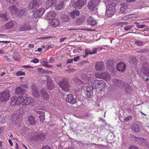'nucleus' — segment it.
Wrapping results in <instances>:
<instances>
[{
    "mask_svg": "<svg viewBox=\"0 0 149 149\" xmlns=\"http://www.w3.org/2000/svg\"><path fill=\"white\" fill-rule=\"evenodd\" d=\"M56 0H48L46 1L45 6L46 9H48L50 7H53L56 4Z\"/></svg>",
    "mask_w": 149,
    "mask_h": 149,
    "instance_id": "nucleus-14",
    "label": "nucleus"
},
{
    "mask_svg": "<svg viewBox=\"0 0 149 149\" xmlns=\"http://www.w3.org/2000/svg\"><path fill=\"white\" fill-rule=\"evenodd\" d=\"M131 62L133 64L136 65L137 63V60L135 57H132L131 58Z\"/></svg>",
    "mask_w": 149,
    "mask_h": 149,
    "instance_id": "nucleus-46",
    "label": "nucleus"
},
{
    "mask_svg": "<svg viewBox=\"0 0 149 149\" xmlns=\"http://www.w3.org/2000/svg\"><path fill=\"white\" fill-rule=\"evenodd\" d=\"M36 102L33 98L31 97H28L25 99V100L23 103L26 105H33Z\"/></svg>",
    "mask_w": 149,
    "mask_h": 149,
    "instance_id": "nucleus-16",
    "label": "nucleus"
},
{
    "mask_svg": "<svg viewBox=\"0 0 149 149\" xmlns=\"http://www.w3.org/2000/svg\"><path fill=\"white\" fill-rule=\"evenodd\" d=\"M65 100L67 102L72 104L76 103L77 102L76 98H74L73 95L72 94L66 95Z\"/></svg>",
    "mask_w": 149,
    "mask_h": 149,
    "instance_id": "nucleus-8",
    "label": "nucleus"
},
{
    "mask_svg": "<svg viewBox=\"0 0 149 149\" xmlns=\"http://www.w3.org/2000/svg\"><path fill=\"white\" fill-rule=\"evenodd\" d=\"M85 52L86 54H91V51L88 49H86Z\"/></svg>",
    "mask_w": 149,
    "mask_h": 149,
    "instance_id": "nucleus-55",
    "label": "nucleus"
},
{
    "mask_svg": "<svg viewBox=\"0 0 149 149\" xmlns=\"http://www.w3.org/2000/svg\"><path fill=\"white\" fill-rule=\"evenodd\" d=\"M132 117L131 115H129L127 116L124 119V121L127 122L132 120Z\"/></svg>",
    "mask_w": 149,
    "mask_h": 149,
    "instance_id": "nucleus-49",
    "label": "nucleus"
},
{
    "mask_svg": "<svg viewBox=\"0 0 149 149\" xmlns=\"http://www.w3.org/2000/svg\"><path fill=\"white\" fill-rule=\"evenodd\" d=\"M73 59H68L67 60V63H70L73 62Z\"/></svg>",
    "mask_w": 149,
    "mask_h": 149,
    "instance_id": "nucleus-59",
    "label": "nucleus"
},
{
    "mask_svg": "<svg viewBox=\"0 0 149 149\" xmlns=\"http://www.w3.org/2000/svg\"><path fill=\"white\" fill-rule=\"evenodd\" d=\"M130 149H139L137 148L134 146H132L130 148Z\"/></svg>",
    "mask_w": 149,
    "mask_h": 149,
    "instance_id": "nucleus-64",
    "label": "nucleus"
},
{
    "mask_svg": "<svg viewBox=\"0 0 149 149\" xmlns=\"http://www.w3.org/2000/svg\"><path fill=\"white\" fill-rule=\"evenodd\" d=\"M113 63L114 61L113 60H109L106 63L107 68L111 72H113L114 70Z\"/></svg>",
    "mask_w": 149,
    "mask_h": 149,
    "instance_id": "nucleus-12",
    "label": "nucleus"
},
{
    "mask_svg": "<svg viewBox=\"0 0 149 149\" xmlns=\"http://www.w3.org/2000/svg\"><path fill=\"white\" fill-rule=\"evenodd\" d=\"M136 26L138 28H141L144 27L145 25L143 24H139L138 25H136Z\"/></svg>",
    "mask_w": 149,
    "mask_h": 149,
    "instance_id": "nucleus-56",
    "label": "nucleus"
},
{
    "mask_svg": "<svg viewBox=\"0 0 149 149\" xmlns=\"http://www.w3.org/2000/svg\"><path fill=\"white\" fill-rule=\"evenodd\" d=\"M50 21H51V25L53 26L54 27H56L59 25V20L57 19H53Z\"/></svg>",
    "mask_w": 149,
    "mask_h": 149,
    "instance_id": "nucleus-31",
    "label": "nucleus"
},
{
    "mask_svg": "<svg viewBox=\"0 0 149 149\" xmlns=\"http://www.w3.org/2000/svg\"><path fill=\"white\" fill-rule=\"evenodd\" d=\"M33 138L36 141H43L46 139V134L45 133L36 134Z\"/></svg>",
    "mask_w": 149,
    "mask_h": 149,
    "instance_id": "nucleus-9",
    "label": "nucleus"
},
{
    "mask_svg": "<svg viewBox=\"0 0 149 149\" xmlns=\"http://www.w3.org/2000/svg\"><path fill=\"white\" fill-rule=\"evenodd\" d=\"M121 7L120 8V11L122 12H124L126 8L128 7V6L127 4H121Z\"/></svg>",
    "mask_w": 149,
    "mask_h": 149,
    "instance_id": "nucleus-41",
    "label": "nucleus"
},
{
    "mask_svg": "<svg viewBox=\"0 0 149 149\" xmlns=\"http://www.w3.org/2000/svg\"><path fill=\"white\" fill-rule=\"evenodd\" d=\"M37 113L40 114L39 117L40 118V121L41 122H43L45 120V116L44 115V112L43 111H36Z\"/></svg>",
    "mask_w": 149,
    "mask_h": 149,
    "instance_id": "nucleus-34",
    "label": "nucleus"
},
{
    "mask_svg": "<svg viewBox=\"0 0 149 149\" xmlns=\"http://www.w3.org/2000/svg\"><path fill=\"white\" fill-rule=\"evenodd\" d=\"M28 87V85L26 84H21L20 86L16 88L15 93L19 95L23 93L26 91V89Z\"/></svg>",
    "mask_w": 149,
    "mask_h": 149,
    "instance_id": "nucleus-5",
    "label": "nucleus"
},
{
    "mask_svg": "<svg viewBox=\"0 0 149 149\" xmlns=\"http://www.w3.org/2000/svg\"><path fill=\"white\" fill-rule=\"evenodd\" d=\"M22 68H33V67L32 66H29V65H24L22 67Z\"/></svg>",
    "mask_w": 149,
    "mask_h": 149,
    "instance_id": "nucleus-62",
    "label": "nucleus"
},
{
    "mask_svg": "<svg viewBox=\"0 0 149 149\" xmlns=\"http://www.w3.org/2000/svg\"><path fill=\"white\" fill-rule=\"evenodd\" d=\"M32 93L34 97L38 98L40 96V93L37 87L35 86L32 88Z\"/></svg>",
    "mask_w": 149,
    "mask_h": 149,
    "instance_id": "nucleus-20",
    "label": "nucleus"
},
{
    "mask_svg": "<svg viewBox=\"0 0 149 149\" xmlns=\"http://www.w3.org/2000/svg\"><path fill=\"white\" fill-rule=\"evenodd\" d=\"M18 97L15 96H13L11 98L10 104L11 105L13 106L15 105H18L20 104V102H18Z\"/></svg>",
    "mask_w": 149,
    "mask_h": 149,
    "instance_id": "nucleus-21",
    "label": "nucleus"
},
{
    "mask_svg": "<svg viewBox=\"0 0 149 149\" xmlns=\"http://www.w3.org/2000/svg\"><path fill=\"white\" fill-rule=\"evenodd\" d=\"M48 63V62L43 61L42 63V65L44 66L47 67V68H52L53 67V66L52 65H48L47 63Z\"/></svg>",
    "mask_w": 149,
    "mask_h": 149,
    "instance_id": "nucleus-44",
    "label": "nucleus"
},
{
    "mask_svg": "<svg viewBox=\"0 0 149 149\" xmlns=\"http://www.w3.org/2000/svg\"><path fill=\"white\" fill-rule=\"evenodd\" d=\"M135 44H136L139 46H141L143 45V43L140 41L136 40L134 42Z\"/></svg>",
    "mask_w": 149,
    "mask_h": 149,
    "instance_id": "nucleus-50",
    "label": "nucleus"
},
{
    "mask_svg": "<svg viewBox=\"0 0 149 149\" xmlns=\"http://www.w3.org/2000/svg\"><path fill=\"white\" fill-rule=\"evenodd\" d=\"M58 85L63 90L68 91L70 88V84L68 80L66 78H63L58 83Z\"/></svg>",
    "mask_w": 149,
    "mask_h": 149,
    "instance_id": "nucleus-2",
    "label": "nucleus"
},
{
    "mask_svg": "<svg viewBox=\"0 0 149 149\" xmlns=\"http://www.w3.org/2000/svg\"><path fill=\"white\" fill-rule=\"evenodd\" d=\"M42 3L41 0H33L29 6V8L30 10L37 9L40 6Z\"/></svg>",
    "mask_w": 149,
    "mask_h": 149,
    "instance_id": "nucleus-3",
    "label": "nucleus"
},
{
    "mask_svg": "<svg viewBox=\"0 0 149 149\" xmlns=\"http://www.w3.org/2000/svg\"><path fill=\"white\" fill-rule=\"evenodd\" d=\"M61 18L62 20L64 22L68 21L70 19L68 15L65 14H62L61 15Z\"/></svg>",
    "mask_w": 149,
    "mask_h": 149,
    "instance_id": "nucleus-39",
    "label": "nucleus"
},
{
    "mask_svg": "<svg viewBox=\"0 0 149 149\" xmlns=\"http://www.w3.org/2000/svg\"><path fill=\"white\" fill-rule=\"evenodd\" d=\"M85 21V18H83L82 16H80L76 20L77 24V25H80L83 23Z\"/></svg>",
    "mask_w": 149,
    "mask_h": 149,
    "instance_id": "nucleus-35",
    "label": "nucleus"
},
{
    "mask_svg": "<svg viewBox=\"0 0 149 149\" xmlns=\"http://www.w3.org/2000/svg\"><path fill=\"white\" fill-rule=\"evenodd\" d=\"M95 68L96 70L101 71L102 68V63L101 62H97L95 65Z\"/></svg>",
    "mask_w": 149,
    "mask_h": 149,
    "instance_id": "nucleus-33",
    "label": "nucleus"
},
{
    "mask_svg": "<svg viewBox=\"0 0 149 149\" xmlns=\"http://www.w3.org/2000/svg\"><path fill=\"white\" fill-rule=\"evenodd\" d=\"M86 2L87 0H79L77 2H74L72 6L75 8L80 9L85 5Z\"/></svg>",
    "mask_w": 149,
    "mask_h": 149,
    "instance_id": "nucleus-7",
    "label": "nucleus"
},
{
    "mask_svg": "<svg viewBox=\"0 0 149 149\" xmlns=\"http://www.w3.org/2000/svg\"><path fill=\"white\" fill-rule=\"evenodd\" d=\"M27 12V9L26 8H23L19 10L17 13V15L19 17H21L26 15Z\"/></svg>",
    "mask_w": 149,
    "mask_h": 149,
    "instance_id": "nucleus-26",
    "label": "nucleus"
},
{
    "mask_svg": "<svg viewBox=\"0 0 149 149\" xmlns=\"http://www.w3.org/2000/svg\"><path fill=\"white\" fill-rule=\"evenodd\" d=\"M4 58H5V59L6 60H7L8 61H10V59L8 58L7 56H4Z\"/></svg>",
    "mask_w": 149,
    "mask_h": 149,
    "instance_id": "nucleus-63",
    "label": "nucleus"
},
{
    "mask_svg": "<svg viewBox=\"0 0 149 149\" xmlns=\"http://www.w3.org/2000/svg\"><path fill=\"white\" fill-rule=\"evenodd\" d=\"M101 82V80H94L92 83L93 84H96L98 85L99 84V82Z\"/></svg>",
    "mask_w": 149,
    "mask_h": 149,
    "instance_id": "nucleus-54",
    "label": "nucleus"
},
{
    "mask_svg": "<svg viewBox=\"0 0 149 149\" xmlns=\"http://www.w3.org/2000/svg\"><path fill=\"white\" fill-rule=\"evenodd\" d=\"M97 49L96 48H93L92 51H91V55L96 53L97 52Z\"/></svg>",
    "mask_w": 149,
    "mask_h": 149,
    "instance_id": "nucleus-51",
    "label": "nucleus"
},
{
    "mask_svg": "<svg viewBox=\"0 0 149 149\" xmlns=\"http://www.w3.org/2000/svg\"><path fill=\"white\" fill-rule=\"evenodd\" d=\"M132 129L136 132H139L140 130L139 125L136 124L134 125L132 127Z\"/></svg>",
    "mask_w": 149,
    "mask_h": 149,
    "instance_id": "nucleus-38",
    "label": "nucleus"
},
{
    "mask_svg": "<svg viewBox=\"0 0 149 149\" xmlns=\"http://www.w3.org/2000/svg\"><path fill=\"white\" fill-rule=\"evenodd\" d=\"M101 82H100L99 83V84L98 85L96 86L95 85V87H97V88L98 89L99 91H102V88L101 86H102V81L100 80Z\"/></svg>",
    "mask_w": 149,
    "mask_h": 149,
    "instance_id": "nucleus-43",
    "label": "nucleus"
},
{
    "mask_svg": "<svg viewBox=\"0 0 149 149\" xmlns=\"http://www.w3.org/2000/svg\"><path fill=\"white\" fill-rule=\"evenodd\" d=\"M27 95L24 93L20 94V95L18 97V102H20V104L23 103L25 100L26 98H27Z\"/></svg>",
    "mask_w": 149,
    "mask_h": 149,
    "instance_id": "nucleus-23",
    "label": "nucleus"
},
{
    "mask_svg": "<svg viewBox=\"0 0 149 149\" xmlns=\"http://www.w3.org/2000/svg\"><path fill=\"white\" fill-rule=\"evenodd\" d=\"M16 0H6L7 3H14Z\"/></svg>",
    "mask_w": 149,
    "mask_h": 149,
    "instance_id": "nucleus-58",
    "label": "nucleus"
},
{
    "mask_svg": "<svg viewBox=\"0 0 149 149\" xmlns=\"http://www.w3.org/2000/svg\"><path fill=\"white\" fill-rule=\"evenodd\" d=\"M79 58V56H77L76 57H74L73 60L75 62H76L77 61Z\"/></svg>",
    "mask_w": 149,
    "mask_h": 149,
    "instance_id": "nucleus-60",
    "label": "nucleus"
},
{
    "mask_svg": "<svg viewBox=\"0 0 149 149\" xmlns=\"http://www.w3.org/2000/svg\"><path fill=\"white\" fill-rule=\"evenodd\" d=\"M116 4L114 3H109L107 6V9L106 11L105 15L108 17L112 16L115 13L116 11Z\"/></svg>",
    "mask_w": 149,
    "mask_h": 149,
    "instance_id": "nucleus-1",
    "label": "nucleus"
},
{
    "mask_svg": "<svg viewBox=\"0 0 149 149\" xmlns=\"http://www.w3.org/2000/svg\"><path fill=\"white\" fill-rule=\"evenodd\" d=\"M42 149H51V148L49 146H43Z\"/></svg>",
    "mask_w": 149,
    "mask_h": 149,
    "instance_id": "nucleus-57",
    "label": "nucleus"
},
{
    "mask_svg": "<svg viewBox=\"0 0 149 149\" xmlns=\"http://www.w3.org/2000/svg\"><path fill=\"white\" fill-rule=\"evenodd\" d=\"M13 59L14 60L17 61H19V58L17 57L16 56H13Z\"/></svg>",
    "mask_w": 149,
    "mask_h": 149,
    "instance_id": "nucleus-61",
    "label": "nucleus"
},
{
    "mask_svg": "<svg viewBox=\"0 0 149 149\" xmlns=\"http://www.w3.org/2000/svg\"><path fill=\"white\" fill-rule=\"evenodd\" d=\"M123 87L125 89L126 92L127 93H130L132 91L131 87L127 83L125 82L123 85Z\"/></svg>",
    "mask_w": 149,
    "mask_h": 149,
    "instance_id": "nucleus-24",
    "label": "nucleus"
},
{
    "mask_svg": "<svg viewBox=\"0 0 149 149\" xmlns=\"http://www.w3.org/2000/svg\"><path fill=\"white\" fill-rule=\"evenodd\" d=\"M116 68L118 71L123 72L125 69L126 65L124 63L120 62L117 65Z\"/></svg>",
    "mask_w": 149,
    "mask_h": 149,
    "instance_id": "nucleus-22",
    "label": "nucleus"
},
{
    "mask_svg": "<svg viewBox=\"0 0 149 149\" xmlns=\"http://www.w3.org/2000/svg\"><path fill=\"white\" fill-rule=\"evenodd\" d=\"M88 24L92 26H94L97 24L96 21L93 17H89L87 20Z\"/></svg>",
    "mask_w": 149,
    "mask_h": 149,
    "instance_id": "nucleus-27",
    "label": "nucleus"
},
{
    "mask_svg": "<svg viewBox=\"0 0 149 149\" xmlns=\"http://www.w3.org/2000/svg\"><path fill=\"white\" fill-rule=\"evenodd\" d=\"M79 12L78 10H74L70 13L71 17L72 19L78 16L79 15Z\"/></svg>",
    "mask_w": 149,
    "mask_h": 149,
    "instance_id": "nucleus-32",
    "label": "nucleus"
},
{
    "mask_svg": "<svg viewBox=\"0 0 149 149\" xmlns=\"http://www.w3.org/2000/svg\"><path fill=\"white\" fill-rule=\"evenodd\" d=\"M10 91L8 89L4 90L0 93V101L6 102L9 99L10 97Z\"/></svg>",
    "mask_w": 149,
    "mask_h": 149,
    "instance_id": "nucleus-4",
    "label": "nucleus"
},
{
    "mask_svg": "<svg viewBox=\"0 0 149 149\" xmlns=\"http://www.w3.org/2000/svg\"><path fill=\"white\" fill-rule=\"evenodd\" d=\"M56 16L55 13L53 11L48 13L44 17V18L47 20H52Z\"/></svg>",
    "mask_w": 149,
    "mask_h": 149,
    "instance_id": "nucleus-18",
    "label": "nucleus"
},
{
    "mask_svg": "<svg viewBox=\"0 0 149 149\" xmlns=\"http://www.w3.org/2000/svg\"><path fill=\"white\" fill-rule=\"evenodd\" d=\"M41 94L44 99L47 100L49 99V95L44 89L42 88L40 90Z\"/></svg>",
    "mask_w": 149,
    "mask_h": 149,
    "instance_id": "nucleus-28",
    "label": "nucleus"
},
{
    "mask_svg": "<svg viewBox=\"0 0 149 149\" xmlns=\"http://www.w3.org/2000/svg\"><path fill=\"white\" fill-rule=\"evenodd\" d=\"M85 87L86 88L87 97L88 98H90L93 95V86L91 85H88L86 86Z\"/></svg>",
    "mask_w": 149,
    "mask_h": 149,
    "instance_id": "nucleus-11",
    "label": "nucleus"
},
{
    "mask_svg": "<svg viewBox=\"0 0 149 149\" xmlns=\"http://www.w3.org/2000/svg\"><path fill=\"white\" fill-rule=\"evenodd\" d=\"M47 85L48 89L52 90L54 88V86L52 80L48 76L47 77Z\"/></svg>",
    "mask_w": 149,
    "mask_h": 149,
    "instance_id": "nucleus-15",
    "label": "nucleus"
},
{
    "mask_svg": "<svg viewBox=\"0 0 149 149\" xmlns=\"http://www.w3.org/2000/svg\"><path fill=\"white\" fill-rule=\"evenodd\" d=\"M132 18V15H126L125 16L123 17L122 18V19L123 20H127L129 19L130 18Z\"/></svg>",
    "mask_w": 149,
    "mask_h": 149,
    "instance_id": "nucleus-47",
    "label": "nucleus"
},
{
    "mask_svg": "<svg viewBox=\"0 0 149 149\" xmlns=\"http://www.w3.org/2000/svg\"><path fill=\"white\" fill-rule=\"evenodd\" d=\"M32 27L29 23H25L19 27V30L21 31H25L31 30Z\"/></svg>",
    "mask_w": 149,
    "mask_h": 149,
    "instance_id": "nucleus-13",
    "label": "nucleus"
},
{
    "mask_svg": "<svg viewBox=\"0 0 149 149\" xmlns=\"http://www.w3.org/2000/svg\"><path fill=\"white\" fill-rule=\"evenodd\" d=\"M0 17L5 21H7L8 20V17L6 13L0 14Z\"/></svg>",
    "mask_w": 149,
    "mask_h": 149,
    "instance_id": "nucleus-42",
    "label": "nucleus"
},
{
    "mask_svg": "<svg viewBox=\"0 0 149 149\" xmlns=\"http://www.w3.org/2000/svg\"><path fill=\"white\" fill-rule=\"evenodd\" d=\"M28 121L30 124L35 125L36 123V121L35 120L34 117L31 116L28 117Z\"/></svg>",
    "mask_w": 149,
    "mask_h": 149,
    "instance_id": "nucleus-36",
    "label": "nucleus"
},
{
    "mask_svg": "<svg viewBox=\"0 0 149 149\" xmlns=\"http://www.w3.org/2000/svg\"><path fill=\"white\" fill-rule=\"evenodd\" d=\"M16 75L17 76L23 75L25 74V73L24 72L22 71H18L16 73Z\"/></svg>",
    "mask_w": 149,
    "mask_h": 149,
    "instance_id": "nucleus-48",
    "label": "nucleus"
},
{
    "mask_svg": "<svg viewBox=\"0 0 149 149\" xmlns=\"http://www.w3.org/2000/svg\"><path fill=\"white\" fill-rule=\"evenodd\" d=\"M39 61V59L37 58H35L31 61V62H32L34 63H37Z\"/></svg>",
    "mask_w": 149,
    "mask_h": 149,
    "instance_id": "nucleus-52",
    "label": "nucleus"
},
{
    "mask_svg": "<svg viewBox=\"0 0 149 149\" xmlns=\"http://www.w3.org/2000/svg\"><path fill=\"white\" fill-rule=\"evenodd\" d=\"M111 79V76L108 72H106L103 73V80L107 82H108Z\"/></svg>",
    "mask_w": 149,
    "mask_h": 149,
    "instance_id": "nucleus-30",
    "label": "nucleus"
},
{
    "mask_svg": "<svg viewBox=\"0 0 149 149\" xmlns=\"http://www.w3.org/2000/svg\"><path fill=\"white\" fill-rule=\"evenodd\" d=\"M125 83L122 80H118L116 79H114L113 80V84L115 86L120 87L122 86L123 87V85Z\"/></svg>",
    "mask_w": 149,
    "mask_h": 149,
    "instance_id": "nucleus-17",
    "label": "nucleus"
},
{
    "mask_svg": "<svg viewBox=\"0 0 149 149\" xmlns=\"http://www.w3.org/2000/svg\"><path fill=\"white\" fill-rule=\"evenodd\" d=\"M10 7L11 10V13L12 14H13L17 12V8L14 5H12L11 6H10Z\"/></svg>",
    "mask_w": 149,
    "mask_h": 149,
    "instance_id": "nucleus-37",
    "label": "nucleus"
},
{
    "mask_svg": "<svg viewBox=\"0 0 149 149\" xmlns=\"http://www.w3.org/2000/svg\"><path fill=\"white\" fill-rule=\"evenodd\" d=\"M14 26L13 23L12 22H10L5 24L4 26L7 29H11Z\"/></svg>",
    "mask_w": 149,
    "mask_h": 149,
    "instance_id": "nucleus-40",
    "label": "nucleus"
},
{
    "mask_svg": "<svg viewBox=\"0 0 149 149\" xmlns=\"http://www.w3.org/2000/svg\"><path fill=\"white\" fill-rule=\"evenodd\" d=\"M55 9L57 10H59L63 8L64 7V1H61L56 5H55Z\"/></svg>",
    "mask_w": 149,
    "mask_h": 149,
    "instance_id": "nucleus-29",
    "label": "nucleus"
},
{
    "mask_svg": "<svg viewBox=\"0 0 149 149\" xmlns=\"http://www.w3.org/2000/svg\"><path fill=\"white\" fill-rule=\"evenodd\" d=\"M134 27V26L133 25H128L125 27L124 28V29L126 31L131 29Z\"/></svg>",
    "mask_w": 149,
    "mask_h": 149,
    "instance_id": "nucleus-45",
    "label": "nucleus"
},
{
    "mask_svg": "<svg viewBox=\"0 0 149 149\" xmlns=\"http://www.w3.org/2000/svg\"><path fill=\"white\" fill-rule=\"evenodd\" d=\"M81 79L83 80H85L86 83H88L89 81H91V76L88 74H83L81 76Z\"/></svg>",
    "mask_w": 149,
    "mask_h": 149,
    "instance_id": "nucleus-25",
    "label": "nucleus"
},
{
    "mask_svg": "<svg viewBox=\"0 0 149 149\" xmlns=\"http://www.w3.org/2000/svg\"><path fill=\"white\" fill-rule=\"evenodd\" d=\"M98 5L94 2L91 1H90L88 3L87 7L90 11H92L94 10L95 8Z\"/></svg>",
    "mask_w": 149,
    "mask_h": 149,
    "instance_id": "nucleus-19",
    "label": "nucleus"
},
{
    "mask_svg": "<svg viewBox=\"0 0 149 149\" xmlns=\"http://www.w3.org/2000/svg\"><path fill=\"white\" fill-rule=\"evenodd\" d=\"M141 71L145 75L149 77V64L148 62L143 63L141 68Z\"/></svg>",
    "mask_w": 149,
    "mask_h": 149,
    "instance_id": "nucleus-6",
    "label": "nucleus"
},
{
    "mask_svg": "<svg viewBox=\"0 0 149 149\" xmlns=\"http://www.w3.org/2000/svg\"><path fill=\"white\" fill-rule=\"evenodd\" d=\"M101 0H89V1H91L93 2H94L96 4L98 5L99 4Z\"/></svg>",
    "mask_w": 149,
    "mask_h": 149,
    "instance_id": "nucleus-53",
    "label": "nucleus"
},
{
    "mask_svg": "<svg viewBox=\"0 0 149 149\" xmlns=\"http://www.w3.org/2000/svg\"><path fill=\"white\" fill-rule=\"evenodd\" d=\"M45 11L44 8H40L33 12V17L35 18L41 17L43 15Z\"/></svg>",
    "mask_w": 149,
    "mask_h": 149,
    "instance_id": "nucleus-10",
    "label": "nucleus"
}]
</instances>
